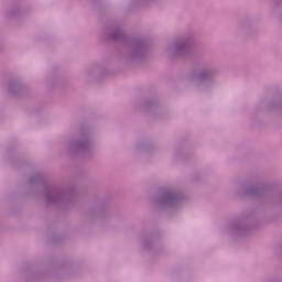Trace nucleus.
<instances>
[{
  "label": "nucleus",
  "mask_w": 282,
  "mask_h": 282,
  "mask_svg": "<svg viewBox=\"0 0 282 282\" xmlns=\"http://www.w3.org/2000/svg\"><path fill=\"white\" fill-rule=\"evenodd\" d=\"M8 91L11 93L12 96H19L23 91V84L19 80H11L8 84Z\"/></svg>",
  "instance_id": "1a4fd4ad"
},
{
  "label": "nucleus",
  "mask_w": 282,
  "mask_h": 282,
  "mask_svg": "<svg viewBox=\"0 0 282 282\" xmlns=\"http://www.w3.org/2000/svg\"><path fill=\"white\" fill-rule=\"evenodd\" d=\"M29 186H34L35 184H43V174L36 173L29 177Z\"/></svg>",
  "instance_id": "9d476101"
},
{
  "label": "nucleus",
  "mask_w": 282,
  "mask_h": 282,
  "mask_svg": "<svg viewBox=\"0 0 282 282\" xmlns=\"http://www.w3.org/2000/svg\"><path fill=\"white\" fill-rule=\"evenodd\" d=\"M155 101H145L143 104V109H145V111H151V109H155Z\"/></svg>",
  "instance_id": "ddd939ff"
},
{
  "label": "nucleus",
  "mask_w": 282,
  "mask_h": 282,
  "mask_svg": "<svg viewBox=\"0 0 282 282\" xmlns=\"http://www.w3.org/2000/svg\"><path fill=\"white\" fill-rule=\"evenodd\" d=\"M247 197H262L264 202H271L282 206V194L270 189L265 185H252L245 191Z\"/></svg>",
  "instance_id": "39448f33"
},
{
  "label": "nucleus",
  "mask_w": 282,
  "mask_h": 282,
  "mask_svg": "<svg viewBox=\"0 0 282 282\" xmlns=\"http://www.w3.org/2000/svg\"><path fill=\"white\" fill-rule=\"evenodd\" d=\"M191 50H193V39L191 37L178 39L165 47V52L170 58H182L184 56H188V54H191Z\"/></svg>",
  "instance_id": "0eeeda50"
},
{
  "label": "nucleus",
  "mask_w": 282,
  "mask_h": 282,
  "mask_svg": "<svg viewBox=\"0 0 282 282\" xmlns=\"http://www.w3.org/2000/svg\"><path fill=\"white\" fill-rule=\"evenodd\" d=\"M137 151H143L144 153H149V145L144 143H139L135 145Z\"/></svg>",
  "instance_id": "4468645a"
},
{
  "label": "nucleus",
  "mask_w": 282,
  "mask_h": 282,
  "mask_svg": "<svg viewBox=\"0 0 282 282\" xmlns=\"http://www.w3.org/2000/svg\"><path fill=\"white\" fill-rule=\"evenodd\" d=\"M276 105H279V104H276L274 101H270V100H264V101H261L258 107H259V109H263L264 111H270V110L274 109L276 107Z\"/></svg>",
  "instance_id": "9b49d317"
},
{
  "label": "nucleus",
  "mask_w": 282,
  "mask_h": 282,
  "mask_svg": "<svg viewBox=\"0 0 282 282\" xmlns=\"http://www.w3.org/2000/svg\"><path fill=\"white\" fill-rule=\"evenodd\" d=\"M106 36L110 41H119L128 47V52L124 54L126 61L128 63H140L144 61L145 56H149V42L142 37L128 39L127 34L120 26H111L105 32Z\"/></svg>",
  "instance_id": "f257e3e1"
},
{
  "label": "nucleus",
  "mask_w": 282,
  "mask_h": 282,
  "mask_svg": "<svg viewBox=\"0 0 282 282\" xmlns=\"http://www.w3.org/2000/svg\"><path fill=\"white\" fill-rule=\"evenodd\" d=\"M86 74L88 77L94 76L95 78H100V76H102V69L100 67H93L89 68Z\"/></svg>",
  "instance_id": "f8f14e48"
},
{
  "label": "nucleus",
  "mask_w": 282,
  "mask_h": 282,
  "mask_svg": "<svg viewBox=\"0 0 282 282\" xmlns=\"http://www.w3.org/2000/svg\"><path fill=\"white\" fill-rule=\"evenodd\" d=\"M153 0H139L140 3H151Z\"/></svg>",
  "instance_id": "f3484780"
},
{
  "label": "nucleus",
  "mask_w": 282,
  "mask_h": 282,
  "mask_svg": "<svg viewBox=\"0 0 282 282\" xmlns=\"http://www.w3.org/2000/svg\"><path fill=\"white\" fill-rule=\"evenodd\" d=\"M215 74H217V69L210 65H203L197 69H194L189 74V80L200 85L203 89H210L213 85H215Z\"/></svg>",
  "instance_id": "20e7f679"
},
{
  "label": "nucleus",
  "mask_w": 282,
  "mask_h": 282,
  "mask_svg": "<svg viewBox=\"0 0 282 282\" xmlns=\"http://www.w3.org/2000/svg\"><path fill=\"white\" fill-rule=\"evenodd\" d=\"M68 151L70 153H84V155H91L94 151V141L88 129L79 132L77 139L69 143Z\"/></svg>",
  "instance_id": "423d86ee"
},
{
  "label": "nucleus",
  "mask_w": 282,
  "mask_h": 282,
  "mask_svg": "<svg viewBox=\"0 0 282 282\" xmlns=\"http://www.w3.org/2000/svg\"><path fill=\"white\" fill-rule=\"evenodd\" d=\"M182 202H184V194L173 189L161 191L152 199L155 208H178Z\"/></svg>",
  "instance_id": "7ed1b4c3"
},
{
  "label": "nucleus",
  "mask_w": 282,
  "mask_h": 282,
  "mask_svg": "<svg viewBox=\"0 0 282 282\" xmlns=\"http://www.w3.org/2000/svg\"><path fill=\"white\" fill-rule=\"evenodd\" d=\"M151 243H153V238H143L142 240L143 248H151Z\"/></svg>",
  "instance_id": "2eb2a0df"
},
{
  "label": "nucleus",
  "mask_w": 282,
  "mask_h": 282,
  "mask_svg": "<svg viewBox=\"0 0 282 282\" xmlns=\"http://www.w3.org/2000/svg\"><path fill=\"white\" fill-rule=\"evenodd\" d=\"M19 11H10L9 13H8V17H17V13H18Z\"/></svg>",
  "instance_id": "dca6fc26"
},
{
  "label": "nucleus",
  "mask_w": 282,
  "mask_h": 282,
  "mask_svg": "<svg viewBox=\"0 0 282 282\" xmlns=\"http://www.w3.org/2000/svg\"><path fill=\"white\" fill-rule=\"evenodd\" d=\"M250 221H252V215L242 214L237 220L229 225L228 234L231 237H241V235H246V232L250 230Z\"/></svg>",
  "instance_id": "6e6552de"
},
{
  "label": "nucleus",
  "mask_w": 282,
  "mask_h": 282,
  "mask_svg": "<svg viewBox=\"0 0 282 282\" xmlns=\"http://www.w3.org/2000/svg\"><path fill=\"white\" fill-rule=\"evenodd\" d=\"M43 197L48 206H63L76 198V188L64 189L56 185H44Z\"/></svg>",
  "instance_id": "f03ea898"
}]
</instances>
